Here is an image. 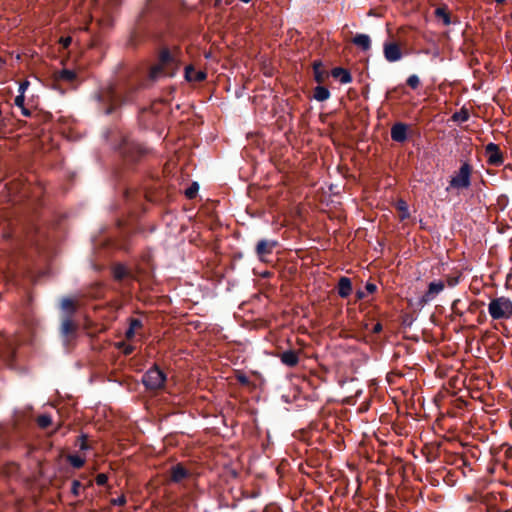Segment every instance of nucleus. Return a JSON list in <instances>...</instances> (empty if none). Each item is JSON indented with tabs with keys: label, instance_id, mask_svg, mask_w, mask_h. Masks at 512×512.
Wrapping results in <instances>:
<instances>
[{
	"label": "nucleus",
	"instance_id": "9b49d317",
	"mask_svg": "<svg viewBox=\"0 0 512 512\" xmlns=\"http://www.w3.org/2000/svg\"><path fill=\"white\" fill-rule=\"evenodd\" d=\"M352 42L363 51H368L371 48V39L367 34H356L353 37Z\"/></svg>",
	"mask_w": 512,
	"mask_h": 512
},
{
	"label": "nucleus",
	"instance_id": "6ab92c4d",
	"mask_svg": "<svg viewBox=\"0 0 512 512\" xmlns=\"http://www.w3.org/2000/svg\"><path fill=\"white\" fill-rule=\"evenodd\" d=\"M329 97H330V92L326 87L319 85L314 89V98L317 101L322 102V101L327 100Z\"/></svg>",
	"mask_w": 512,
	"mask_h": 512
},
{
	"label": "nucleus",
	"instance_id": "e433bc0d",
	"mask_svg": "<svg viewBox=\"0 0 512 512\" xmlns=\"http://www.w3.org/2000/svg\"><path fill=\"white\" fill-rule=\"evenodd\" d=\"M237 380L242 383V384H248L249 383V380H248V377L244 374H239L237 375Z\"/></svg>",
	"mask_w": 512,
	"mask_h": 512
},
{
	"label": "nucleus",
	"instance_id": "37998d69",
	"mask_svg": "<svg viewBox=\"0 0 512 512\" xmlns=\"http://www.w3.org/2000/svg\"><path fill=\"white\" fill-rule=\"evenodd\" d=\"M505 0H495L496 3H503Z\"/></svg>",
	"mask_w": 512,
	"mask_h": 512
},
{
	"label": "nucleus",
	"instance_id": "2eb2a0df",
	"mask_svg": "<svg viewBox=\"0 0 512 512\" xmlns=\"http://www.w3.org/2000/svg\"><path fill=\"white\" fill-rule=\"evenodd\" d=\"M280 359L282 363H284L287 366L293 367L297 365L299 358L295 351L288 350L281 354Z\"/></svg>",
	"mask_w": 512,
	"mask_h": 512
},
{
	"label": "nucleus",
	"instance_id": "2f4dec72",
	"mask_svg": "<svg viewBox=\"0 0 512 512\" xmlns=\"http://www.w3.org/2000/svg\"><path fill=\"white\" fill-rule=\"evenodd\" d=\"M125 503H126V498L124 495H121V496L111 500V504L116 505V506H122Z\"/></svg>",
	"mask_w": 512,
	"mask_h": 512
},
{
	"label": "nucleus",
	"instance_id": "9d476101",
	"mask_svg": "<svg viewBox=\"0 0 512 512\" xmlns=\"http://www.w3.org/2000/svg\"><path fill=\"white\" fill-rule=\"evenodd\" d=\"M206 78L204 71H196L193 66L189 65L185 68V79L189 82H200Z\"/></svg>",
	"mask_w": 512,
	"mask_h": 512
},
{
	"label": "nucleus",
	"instance_id": "f3484780",
	"mask_svg": "<svg viewBox=\"0 0 512 512\" xmlns=\"http://www.w3.org/2000/svg\"><path fill=\"white\" fill-rule=\"evenodd\" d=\"M75 330H76V325L74 324V322L71 320V318H65L61 324V334L65 337V338H69V336L73 335L75 333Z\"/></svg>",
	"mask_w": 512,
	"mask_h": 512
},
{
	"label": "nucleus",
	"instance_id": "f257e3e1",
	"mask_svg": "<svg viewBox=\"0 0 512 512\" xmlns=\"http://www.w3.org/2000/svg\"><path fill=\"white\" fill-rule=\"evenodd\" d=\"M488 313L493 320H508L512 317V301L505 296L494 298L488 304Z\"/></svg>",
	"mask_w": 512,
	"mask_h": 512
},
{
	"label": "nucleus",
	"instance_id": "a878e982",
	"mask_svg": "<svg viewBox=\"0 0 512 512\" xmlns=\"http://www.w3.org/2000/svg\"><path fill=\"white\" fill-rule=\"evenodd\" d=\"M452 119L456 122H466L469 119V113L466 110H461L453 114Z\"/></svg>",
	"mask_w": 512,
	"mask_h": 512
},
{
	"label": "nucleus",
	"instance_id": "4c0bfd02",
	"mask_svg": "<svg viewBox=\"0 0 512 512\" xmlns=\"http://www.w3.org/2000/svg\"><path fill=\"white\" fill-rule=\"evenodd\" d=\"M133 350H134L133 346L127 345V346H125L123 352L125 355H129L133 352Z\"/></svg>",
	"mask_w": 512,
	"mask_h": 512
},
{
	"label": "nucleus",
	"instance_id": "412c9836",
	"mask_svg": "<svg viewBox=\"0 0 512 512\" xmlns=\"http://www.w3.org/2000/svg\"><path fill=\"white\" fill-rule=\"evenodd\" d=\"M435 15H436L438 18L442 19V20H443V23H444L445 25H449V24L451 23V21H450V15H449V13L447 12V10H446L445 8H443V7H438V8H436V10H435Z\"/></svg>",
	"mask_w": 512,
	"mask_h": 512
},
{
	"label": "nucleus",
	"instance_id": "ea45409f",
	"mask_svg": "<svg viewBox=\"0 0 512 512\" xmlns=\"http://www.w3.org/2000/svg\"><path fill=\"white\" fill-rule=\"evenodd\" d=\"M21 111L24 116L30 115V111L25 106H23V108H21Z\"/></svg>",
	"mask_w": 512,
	"mask_h": 512
},
{
	"label": "nucleus",
	"instance_id": "72a5a7b5",
	"mask_svg": "<svg viewBox=\"0 0 512 512\" xmlns=\"http://www.w3.org/2000/svg\"><path fill=\"white\" fill-rule=\"evenodd\" d=\"M29 85H30V83L27 80L21 82L20 85H19V94L24 95L25 91L27 90Z\"/></svg>",
	"mask_w": 512,
	"mask_h": 512
},
{
	"label": "nucleus",
	"instance_id": "4468645a",
	"mask_svg": "<svg viewBox=\"0 0 512 512\" xmlns=\"http://www.w3.org/2000/svg\"><path fill=\"white\" fill-rule=\"evenodd\" d=\"M188 475V471L180 464H177L171 468V480L173 482H180Z\"/></svg>",
	"mask_w": 512,
	"mask_h": 512
},
{
	"label": "nucleus",
	"instance_id": "6e6552de",
	"mask_svg": "<svg viewBox=\"0 0 512 512\" xmlns=\"http://www.w3.org/2000/svg\"><path fill=\"white\" fill-rule=\"evenodd\" d=\"M485 151L488 158L487 161L490 165L499 166L503 163V157L498 145L495 143H489L486 146Z\"/></svg>",
	"mask_w": 512,
	"mask_h": 512
},
{
	"label": "nucleus",
	"instance_id": "7ed1b4c3",
	"mask_svg": "<svg viewBox=\"0 0 512 512\" xmlns=\"http://www.w3.org/2000/svg\"><path fill=\"white\" fill-rule=\"evenodd\" d=\"M174 67V59L170 55L168 50H163L160 53L159 57V63L151 68L150 70V77L152 79H157L161 75H172L173 73L171 71H168L169 69H173Z\"/></svg>",
	"mask_w": 512,
	"mask_h": 512
},
{
	"label": "nucleus",
	"instance_id": "7c9ffc66",
	"mask_svg": "<svg viewBox=\"0 0 512 512\" xmlns=\"http://www.w3.org/2000/svg\"><path fill=\"white\" fill-rule=\"evenodd\" d=\"M81 487V483L78 480H74L72 482L71 492L74 496L79 495V489Z\"/></svg>",
	"mask_w": 512,
	"mask_h": 512
},
{
	"label": "nucleus",
	"instance_id": "c85d7f7f",
	"mask_svg": "<svg viewBox=\"0 0 512 512\" xmlns=\"http://www.w3.org/2000/svg\"><path fill=\"white\" fill-rule=\"evenodd\" d=\"M407 84L412 89H416V88H418V86L420 84V79L417 75H410L407 79Z\"/></svg>",
	"mask_w": 512,
	"mask_h": 512
},
{
	"label": "nucleus",
	"instance_id": "aec40b11",
	"mask_svg": "<svg viewBox=\"0 0 512 512\" xmlns=\"http://www.w3.org/2000/svg\"><path fill=\"white\" fill-rule=\"evenodd\" d=\"M142 327V322L139 319L133 318L130 320L129 328L125 335L127 339H132L137 329Z\"/></svg>",
	"mask_w": 512,
	"mask_h": 512
},
{
	"label": "nucleus",
	"instance_id": "58836bf2",
	"mask_svg": "<svg viewBox=\"0 0 512 512\" xmlns=\"http://www.w3.org/2000/svg\"><path fill=\"white\" fill-rule=\"evenodd\" d=\"M87 445H86V437L85 436H82L81 437V444H80V449L84 450V449H87Z\"/></svg>",
	"mask_w": 512,
	"mask_h": 512
},
{
	"label": "nucleus",
	"instance_id": "f03ea898",
	"mask_svg": "<svg viewBox=\"0 0 512 512\" xmlns=\"http://www.w3.org/2000/svg\"><path fill=\"white\" fill-rule=\"evenodd\" d=\"M471 185V166L468 163H463L459 170L452 176L449 187H447V191L449 188H453L456 190L468 189Z\"/></svg>",
	"mask_w": 512,
	"mask_h": 512
},
{
	"label": "nucleus",
	"instance_id": "cd10ccee",
	"mask_svg": "<svg viewBox=\"0 0 512 512\" xmlns=\"http://www.w3.org/2000/svg\"><path fill=\"white\" fill-rule=\"evenodd\" d=\"M198 189H199L198 184L194 182L190 187H188L185 190L186 197L189 199H193L196 196Z\"/></svg>",
	"mask_w": 512,
	"mask_h": 512
},
{
	"label": "nucleus",
	"instance_id": "393cba45",
	"mask_svg": "<svg viewBox=\"0 0 512 512\" xmlns=\"http://www.w3.org/2000/svg\"><path fill=\"white\" fill-rule=\"evenodd\" d=\"M127 275V270L122 265H117L113 269V276L117 280L123 279Z\"/></svg>",
	"mask_w": 512,
	"mask_h": 512
},
{
	"label": "nucleus",
	"instance_id": "c756f323",
	"mask_svg": "<svg viewBox=\"0 0 512 512\" xmlns=\"http://www.w3.org/2000/svg\"><path fill=\"white\" fill-rule=\"evenodd\" d=\"M108 481V477L104 473H100L96 476V483L99 486L105 485Z\"/></svg>",
	"mask_w": 512,
	"mask_h": 512
},
{
	"label": "nucleus",
	"instance_id": "c03bdc74",
	"mask_svg": "<svg viewBox=\"0 0 512 512\" xmlns=\"http://www.w3.org/2000/svg\"><path fill=\"white\" fill-rule=\"evenodd\" d=\"M222 3V0H216V4L220 5Z\"/></svg>",
	"mask_w": 512,
	"mask_h": 512
},
{
	"label": "nucleus",
	"instance_id": "39448f33",
	"mask_svg": "<svg viewBox=\"0 0 512 512\" xmlns=\"http://www.w3.org/2000/svg\"><path fill=\"white\" fill-rule=\"evenodd\" d=\"M445 288V283L442 280H437L429 283L427 291L421 297V303L426 304L431 302L439 295Z\"/></svg>",
	"mask_w": 512,
	"mask_h": 512
},
{
	"label": "nucleus",
	"instance_id": "1a4fd4ad",
	"mask_svg": "<svg viewBox=\"0 0 512 512\" xmlns=\"http://www.w3.org/2000/svg\"><path fill=\"white\" fill-rule=\"evenodd\" d=\"M391 138L396 142H403L407 138V127L402 123H397L391 128Z\"/></svg>",
	"mask_w": 512,
	"mask_h": 512
},
{
	"label": "nucleus",
	"instance_id": "473e14b6",
	"mask_svg": "<svg viewBox=\"0 0 512 512\" xmlns=\"http://www.w3.org/2000/svg\"><path fill=\"white\" fill-rule=\"evenodd\" d=\"M24 101H25V96L24 95H17L16 98H15V105L19 108H23L24 106Z\"/></svg>",
	"mask_w": 512,
	"mask_h": 512
},
{
	"label": "nucleus",
	"instance_id": "4be33fe9",
	"mask_svg": "<svg viewBox=\"0 0 512 512\" xmlns=\"http://www.w3.org/2000/svg\"><path fill=\"white\" fill-rule=\"evenodd\" d=\"M396 207L401 212V220H404L409 217L408 205L404 200H399L396 204Z\"/></svg>",
	"mask_w": 512,
	"mask_h": 512
},
{
	"label": "nucleus",
	"instance_id": "ddd939ff",
	"mask_svg": "<svg viewBox=\"0 0 512 512\" xmlns=\"http://www.w3.org/2000/svg\"><path fill=\"white\" fill-rule=\"evenodd\" d=\"M352 292L351 280L347 277H341L338 282V294L342 298H347Z\"/></svg>",
	"mask_w": 512,
	"mask_h": 512
},
{
	"label": "nucleus",
	"instance_id": "5701e85b",
	"mask_svg": "<svg viewBox=\"0 0 512 512\" xmlns=\"http://www.w3.org/2000/svg\"><path fill=\"white\" fill-rule=\"evenodd\" d=\"M68 461L74 468H81L85 463L84 458L78 455H69Z\"/></svg>",
	"mask_w": 512,
	"mask_h": 512
},
{
	"label": "nucleus",
	"instance_id": "79ce46f5",
	"mask_svg": "<svg viewBox=\"0 0 512 512\" xmlns=\"http://www.w3.org/2000/svg\"><path fill=\"white\" fill-rule=\"evenodd\" d=\"M357 297H358L359 299L364 298V297H365L364 292H362V291H358V292H357Z\"/></svg>",
	"mask_w": 512,
	"mask_h": 512
},
{
	"label": "nucleus",
	"instance_id": "0eeeda50",
	"mask_svg": "<svg viewBox=\"0 0 512 512\" xmlns=\"http://www.w3.org/2000/svg\"><path fill=\"white\" fill-rule=\"evenodd\" d=\"M384 57L388 62H396L402 58V52L396 42H385L383 45Z\"/></svg>",
	"mask_w": 512,
	"mask_h": 512
},
{
	"label": "nucleus",
	"instance_id": "b1692460",
	"mask_svg": "<svg viewBox=\"0 0 512 512\" xmlns=\"http://www.w3.org/2000/svg\"><path fill=\"white\" fill-rule=\"evenodd\" d=\"M61 308L70 314L74 313L75 311V304L74 301L70 298H64L61 302Z\"/></svg>",
	"mask_w": 512,
	"mask_h": 512
},
{
	"label": "nucleus",
	"instance_id": "20e7f679",
	"mask_svg": "<svg viewBox=\"0 0 512 512\" xmlns=\"http://www.w3.org/2000/svg\"><path fill=\"white\" fill-rule=\"evenodd\" d=\"M142 381L148 389H159L163 387L166 375L157 366H154L144 374Z\"/></svg>",
	"mask_w": 512,
	"mask_h": 512
},
{
	"label": "nucleus",
	"instance_id": "c9c22d12",
	"mask_svg": "<svg viewBox=\"0 0 512 512\" xmlns=\"http://www.w3.org/2000/svg\"><path fill=\"white\" fill-rule=\"evenodd\" d=\"M365 289L368 293H374L377 289L376 285L373 283H367Z\"/></svg>",
	"mask_w": 512,
	"mask_h": 512
},
{
	"label": "nucleus",
	"instance_id": "f8f14e48",
	"mask_svg": "<svg viewBox=\"0 0 512 512\" xmlns=\"http://www.w3.org/2000/svg\"><path fill=\"white\" fill-rule=\"evenodd\" d=\"M331 75L335 79H339L342 84H348L352 81V76L347 69L342 67H335L331 71Z\"/></svg>",
	"mask_w": 512,
	"mask_h": 512
},
{
	"label": "nucleus",
	"instance_id": "f704fd0d",
	"mask_svg": "<svg viewBox=\"0 0 512 512\" xmlns=\"http://www.w3.org/2000/svg\"><path fill=\"white\" fill-rule=\"evenodd\" d=\"M72 38L71 37H62L60 38L59 42L63 46V48H67L71 44Z\"/></svg>",
	"mask_w": 512,
	"mask_h": 512
},
{
	"label": "nucleus",
	"instance_id": "dca6fc26",
	"mask_svg": "<svg viewBox=\"0 0 512 512\" xmlns=\"http://www.w3.org/2000/svg\"><path fill=\"white\" fill-rule=\"evenodd\" d=\"M55 79L63 82H73L76 78V73L73 70L62 69L60 71L55 72Z\"/></svg>",
	"mask_w": 512,
	"mask_h": 512
},
{
	"label": "nucleus",
	"instance_id": "a211bd4d",
	"mask_svg": "<svg viewBox=\"0 0 512 512\" xmlns=\"http://www.w3.org/2000/svg\"><path fill=\"white\" fill-rule=\"evenodd\" d=\"M313 70H314V77H315L316 82L323 83L325 81V79L327 78L328 74L324 70L322 63L314 62Z\"/></svg>",
	"mask_w": 512,
	"mask_h": 512
},
{
	"label": "nucleus",
	"instance_id": "a19ab883",
	"mask_svg": "<svg viewBox=\"0 0 512 512\" xmlns=\"http://www.w3.org/2000/svg\"><path fill=\"white\" fill-rule=\"evenodd\" d=\"M381 329H382L381 324H380V323H377V324L374 326L373 331H374V332H380V331H381Z\"/></svg>",
	"mask_w": 512,
	"mask_h": 512
},
{
	"label": "nucleus",
	"instance_id": "bb28decb",
	"mask_svg": "<svg viewBox=\"0 0 512 512\" xmlns=\"http://www.w3.org/2000/svg\"><path fill=\"white\" fill-rule=\"evenodd\" d=\"M52 423V419L49 415H40L37 418V424L41 428H47Z\"/></svg>",
	"mask_w": 512,
	"mask_h": 512
},
{
	"label": "nucleus",
	"instance_id": "423d86ee",
	"mask_svg": "<svg viewBox=\"0 0 512 512\" xmlns=\"http://www.w3.org/2000/svg\"><path fill=\"white\" fill-rule=\"evenodd\" d=\"M277 241L262 239L256 245V254L261 261H266L267 257L272 254L277 246Z\"/></svg>",
	"mask_w": 512,
	"mask_h": 512
}]
</instances>
